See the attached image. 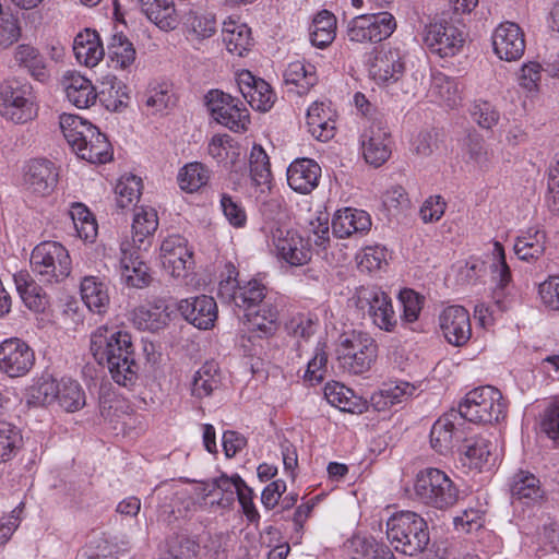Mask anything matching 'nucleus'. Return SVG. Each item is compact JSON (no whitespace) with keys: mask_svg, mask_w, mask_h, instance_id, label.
Returning a JSON list of instances; mask_svg holds the SVG:
<instances>
[{"mask_svg":"<svg viewBox=\"0 0 559 559\" xmlns=\"http://www.w3.org/2000/svg\"><path fill=\"white\" fill-rule=\"evenodd\" d=\"M90 350L98 365L108 368L117 384L129 388L136 382L139 365L128 332L99 326L91 334Z\"/></svg>","mask_w":559,"mask_h":559,"instance_id":"nucleus-1","label":"nucleus"},{"mask_svg":"<svg viewBox=\"0 0 559 559\" xmlns=\"http://www.w3.org/2000/svg\"><path fill=\"white\" fill-rule=\"evenodd\" d=\"M62 133L78 156L92 164H105L112 157L111 144L97 127L75 115L60 117Z\"/></svg>","mask_w":559,"mask_h":559,"instance_id":"nucleus-2","label":"nucleus"},{"mask_svg":"<svg viewBox=\"0 0 559 559\" xmlns=\"http://www.w3.org/2000/svg\"><path fill=\"white\" fill-rule=\"evenodd\" d=\"M386 537L396 551L406 556L423 552L430 542L426 520L413 511L393 514L386 521Z\"/></svg>","mask_w":559,"mask_h":559,"instance_id":"nucleus-3","label":"nucleus"},{"mask_svg":"<svg viewBox=\"0 0 559 559\" xmlns=\"http://www.w3.org/2000/svg\"><path fill=\"white\" fill-rule=\"evenodd\" d=\"M416 500L439 511L453 508L460 499V489L450 476L437 467L420 469L414 480Z\"/></svg>","mask_w":559,"mask_h":559,"instance_id":"nucleus-4","label":"nucleus"},{"mask_svg":"<svg viewBox=\"0 0 559 559\" xmlns=\"http://www.w3.org/2000/svg\"><path fill=\"white\" fill-rule=\"evenodd\" d=\"M456 412L463 420L492 424L506 417L507 403L497 388L484 385L469 391Z\"/></svg>","mask_w":559,"mask_h":559,"instance_id":"nucleus-5","label":"nucleus"},{"mask_svg":"<svg viewBox=\"0 0 559 559\" xmlns=\"http://www.w3.org/2000/svg\"><path fill=\"white\" fill-rule=\"evenodd\" d=\"M31 266L40 282L58 284L70 275L72 262L68 250L61 243L43 241L31 253Z\"/></svg>","mask_w":559,"mask_h":559,"instance_id":"nucleus-6","label":"nucleus"},{"mask_svg":"<svg viewBox=\"0 0 559 559\" xmlns=\"http://www.w3.org/2000/svg\"><path fill=\"white\" fill-rule=\"evenodd\" d=\"M378 356V345L368 334L353 331L341 337L336 349L338 366L350 374L369 371Z\"/></svg>","mask_w":559,"mask_h":559,"instance_id":"nucleus-7","label":"nucleus"},{"mask_svg":"<svg viewBox=\"0 0 559 559\" xmlns=\"http://www.w3.org/2000/svg\"><path fill=\"white\" fill-rule=\"evenodd\" d=\"M355 306L367 314L372 323L385 332H393L397 318L390 296L378 286H360L353 297Z\"/></svg>","mask_w":559,"mask_h":559,"instance_id":"nucleus-8","label":"nucleus"},{"mask_svg":"<svg viewBox=\"0 0 559 559\" xmlns=\"http://www.w3.org/2000/svg\"><path fill=\"white\" fill-rule=\"evenodd\" d=\"M33 87L17 79L4 81L0 85V115L15 123H24L33 118Z\"/></svg>","mask_w":559,"mask_h":559,"instance_id":"nucleus-9","label":"nucleus"},{"mask_svg":"<svg viewBox=\"0 0 559 559\" xmlns=\"http://www.w3.org/2000/svg\"><path fill=\"white\" fill-rule=\"evenodd\" d=\"M395 29V17L384 11L355 16L347 24L346 36L352 43H380L389 38Z\"/></svg>","mask_w":559,"mask_h":559,"instance_id":"nucleus-10","label":"nucleus"},{"mask_svg":"<svg viewBox=\"0 0 559 559\" xmlns=\"http://www.w3.org/2000/svg\"><path fill=\"white\" fill-rule=\"evenodd\" d=\"M206 106L218 123L234 132H241L250 124L249 110L243 103L219 90H212L205 95Z\"/></svg>","mask_w":559,"mask_h":559,"instance_id":"nucleus-11","label":"nucleus"},{"mask_svg":"<svg viewBox=\"0 0 559 559\" xmlns=\"http://www.w3.org/2000/svg\"><path fill=\"white\" fill-rule=\"evenodd\" d=\"M464 33L450 19L440 17L426 27L425 43L441 58L453 57L463 48Z\"/></svg>","mask_w":559,"mask_h":559,"instance_id":"nucleus-12","label":"nucleus"},{"mask_svg":"<svg viewBox=\"0 0 559 559\" xmlns=\"http://www.w3.org/2000/svg\"><path fill=\"white\" fill-rule=\"evenodd\" d=\"M34 364L35 353L23 340L11 337L0 343V370L8 377H23Z\"/></svg>","mask_w":559,"mask_h":559,"instance_id":"nucleus-13","label":"nucleus"},{"mask_svg":"<svg viewBox=\"0 0 559 559\" xmlns=\"http://www.w3.org/2000/svg\"><path fill=\"white\" fill-rule=\"evenodd\" d=\"M463 418L455 409L444 413L440 416L430 430V445L441 455H447L455 447L459 448L463 440L464 430L460 428Z\"/></svg>","mask_w":559,"mask_h":559,"instance_id":"nucleus-14","label":"nucleus"},{"mask_svg":"<svg viewBox=\"0 0 559 559\" xmlns=\"http://www.w3.org/2000/svg\"><path fill=\"white\" fill-rule=\"evenodd\" d=\"M160 260L164 270L175 278H183L193 267V252L180 235L165 238L160 245Z\"/></svg>","mask_w":559,"mask_h":559,"instance_id":"nucleus-15","label":"nucleus"},{"mask_svg":"<svg viewBox=\"0 0 559 559\" xmlns=\"http://www.w3.org/2000/svg\"><path fill=\"white\" fill-rule=\"evenodd\" d=\"M273 243L277 257L290 266H302L311 260L309 239L294 229L276 228L273 231Z\"/></svg>","mask_w":559,"mask_h":559,"instance_id":"nucleus-16","label":"nucleus"},{"mask_svg":"<svg viewBox=\"0 0 559 559\" xmlns=\"http://www.w3.org/2000/svg\"><path fill=\"white\" fill-rule=\"evenodd\" d=\"M405 56L399 48H382L369 62V74L379 85L396 83L405 73Z\"/></svg>","mask_w":559,"mask_h":559,"instance_id":"nucleus-17","label":"nucleus"},{"mask_svg":"<svg viewBox=\"0 0 559 559\" xmlns=\"http://www.w3.org/2000/svg\"><path fill=\"white\" fill-rule=\"evenodd\" d=\"M365 160L380 167L391 156V134L380 121H373L360 136Z\"/></svg>","mask_w":559,"mask_h":559,"instance_id":"nucleus-18","label":"nucleus"},{"mask_svg":"<svg viewBox=\"0 0 559 559\" xmlns=\"http://www.w3.org/2000/svg\"><path fill=\"white\" fill-rule=\"evenodd\" d=\"M495 53L506 61H516L525 51V38L522 28L513 22H504L492 34Z\"/></svg>","mask_w":559,"mask_h":559,"instance_id":"nucleus-19","label":"nucleus"},{"mask_svg":"<svg viewBox=\"0 0 559 559\" xmlns=\"http://www.w3.org/2000/svg\"><path fill=\"white\" fill-rule=\"evenodd\" d=\"M444 338L453 346H464L472 336L468 311L462 306H449L439 316Z\"/></svg>","mask_w":559,"mask_h":559,"instance_id":"nucleus-20","label":"nucleus"},{"mask_svg":"<svg viewBox=\"0 0 559 559\" xmlns=\"http://www.w3.org/2000/svg\"><path fill=\"white\" fill-rule=\"evenodd\" d=\"M143 247L121 246L120 271L128 286L144 288L150 285L152 276L143 253Z\"/></svg>","mask_w":559,"mask_h":559,"instance_id":"nucleus-21","label":"nucleus"},{"mask_svg":"<svg viewBox=\"0 0 559 559\" xmlns=\"http://www.w3.org/2000/svg\"><path fill=\"white\" fill-rule=\"evenodd\" d=\"M181 316L199 330L212 329L217 320V305L213 297L201 295L178 304Z\"/></svg>","mask_w":559,"mask_h":559,"instance_id":"nucleus-22","label":"nucleus"},{"mask_svg":"<svg viewBox=\"0 0 559 559\" xmlns=\"http://www.w3.org/2000/svg\"><path fill=\"white\" fill-rule=\"evenodd\" d=\"M510 493L512 502L523 506H540L546 493L539 478L528 471L520 469L510 479Z\"/></svg>","mask_w":559,"mask_h":559,"instance_id":"nucleus-23","label":"nucleus"},{"mask_svg":"<svg viewBox=\"0 0 559 559\" xmlns=\"http://www.w3.org/2000/svg\"><path fill=\"white\" fill-rule=\"evenodd\" d=\"M24 181L34 193L46 195L57 186L58 171L48 159H33L25 168Z\"/></svg>","mask_w":559,"mask_h":559,"instance_id":"nucleus-24","label":"nucleus"},{"mask_svg":"<svg viewBox=\"0 0 559 559\" xmlns=\"http://www.w3.org/2000/svg\"><path fill=\"white\" fill-rule=\"evenodd\" d=\"M321 167L310 158L294 160L287 168V182L296 192L307 194L319 183Z\"/></svg>","mask_w":559,"mask_h":559,"instance_id":"nucleus-25","label":"nucleus"},{"mask_svg":"<svg viewBox=\"0 0 559 559\" xmlns=\"http://www.w3.org/2000/svg\"><path fill=\"white\" fill-rule=\"evenodd\" d=\"M15 63L37 82L47 83L50 78V70L45 56L39 49L29 44H20L14 50Z\"/></svg>","mask_w":559,"mask_h":559,"instance_id":"nucleus-26","label":"nucleus"},{"mask_svg":"<svg viewBox=\"0 0 559 559\" xmlns=\"http://www.w3.org/2000/svg\"><path fill=\"white\" fill-rule=\"evenodd\" d=\"M371 227V219L362 210H338L332 219V231L337 238H346L353 234H362Z\"/></svg>","mask_w":559,"mask_h":559,"instance_id":"nucleus-27","label":"nucleus"},{"mask_svg":"<svg viewBox=\"0 0 559 559\" xmlns=\"http://www.w3.org/2000/svg\"><path fill=\"white\" fill-rule=\"evenodd\" d=\"M61 83L67 98L78 108H88L95 103L97 98L95 87L88 79L80 73H67Z\"/></svg>","mask_w":559,"mask_h":559,"instance_id":"nucleus-28","label":"nucleus"},{"mask_svg":"<svg viewBox=\"0 0 559 559\" xmlns=\"http://www.w3.org/2000/svg\"><path fill=\"white\" fill-rule=\"evenodd\" d=\"M17 293L25 306L35 311L44 312L49 304L48 296L27 271H20L13 275Z\"/></svg>","mask_w":559,"mask_h":559,"instance_id":"nucleus-29","label":"nucleus"},{"mask_svg":"<svg viewBox=\"0 0 559 559\" xmlns=\"http://www.w3.org/2000/svg\"><path fill=\"white\" fill-rule=\"evenodd\" d=\"M73 51L78 61L86 67H95L105 55L98 33L88 28L75 36Z\"/></svg>","mask_w":559,"mask_h":559,"instance_id":"nucleus-30","label":"nucleus"},{"mask_svg":"<svg viewBox=\"0 0 559 559\" xmlns=\"http://www.w3.org/2000/svg\"><path fill=\"white\" fill-rule=\"evenodd\" d=\"M99 88L97 96L106 109L121 111L128 106L130 99L128 86L116 75H104Z\"/></svg>","mask_w":559,"mask_h":559,"instance_id":"nucleus-31","label":"nucleus"},{"mask_svg":"<svg viewBox=\"0 0 559 559\" xmlns=\"http://www.w3.org/2000/svg\"><path fill=\"white\" fill-rule=\"evenodd\" d=\"M158 216L155 209L150 206H135L132 221V241L134 246L146 250L150 237L157 230Z\"/></svg>","mask_w":559,"mask_h":559,"instance_id":"nucleus-32","label":"nucleus"},{"mask_svg":"<svg viewBox=\"0 0 559 559\" xmlns=\"http://www.w3.org/2000/svg\"><path fill=\"white\" fill-rule=\"evenodd\" d=\"M145 16L163 31L175 29L178 24L173 0H138Z\"/></svg>","mask_w":559,"mask_h":559,"instance_id":"nucleus-33","label":"nucleus"},{"mask_svg":"<svg viewBox=\"0 0 559 559\" xmlns=\"http://www.w3.org/2000/svg\"><path fill=\"white\" fill-rule=\"evenodd\" d=\"M491 442L481 436H463V440L457 448L463 456L461 460L473 468H481L488 462L491 454Z\"/></svg>","mask_w":559,"mask_h":559,"instance_id":"nucleus-34","label":"nucleus"},{"mask_svg":"<svg viewBox=\"0 0 559 559\" xmlns=\"http://www.w3.org/2000/svg\"><path fill=\"white\" fill-rule=\"evenodd\" d=\"M249 167L251 185L259 188L261 194L270 192L272 183L270 159L261 145H253L250 152Z\"/></svg>","mask_w":559,"mask_h":559,"instance_id":"nucleus-35","label":"nucleus"},{"mask_svg":"<svg viewBox=\"0 0 559 559\" xmlns=\"http://www.w3.org/2000/svg\"><path fill=\"white\" fill-rule=\"evenodd\" d=\"M81 296L87 308L103 313L109 306L107 285L95 276H86L81 282Z\"/></svg>","mask_w":559,"mask_h":559,"instance_id":"nucleus-36","label":"nucleus"},{"mask_svg":"<svg viewBox=\"0 0 559 559\" xmlns=\"http://www.w3.org/2000/svg\"><path fill=\"white\" fill-rule=\"evenodd\" d=\"M546 234L543 230L530 228L514 242V253L520 260H537L545 252Z\"/></svg>","mask_w":559,"mask_h":559,"instance_id":"nucleus-37","label":"nucleus"},{"mask_svg":"<svg viewBox=\"0 0 559 559\" xmlns=\"http://www.w3.org/2000/svg\"><path fill=\"white\" fill-rule=\"evenodd\" d=\"M219 384L221 373L218 365L214 361H206L193 376L191 394L198 399L210 396Z\"/></svg>","mask_w":559,"mask_h":559,"instance_id":"nucleus-38","label":"nucleus"},{"mask_svg":"<svg viewBox=\"0 0 559 559\" xmlns=\"http://www.w3.org/2000/svg\"><path fill=\"white\" fill-rule=\"evenodd\" d=\"M336 36V17L328 10L320 11L310 26V41L318 48H325Z\"/></svg>","mask_w":559,"mask_h":559,"instance_id":"nucleus-39","label":"nucleus"},{"mask_svg":"<svg viewBox=\"0 0 559 559\" xmlns=\"http://www.w3.org/2000/svg\"><path fill=\"white\" fill-rule=\"evenodd\" d=\"M136 51L133 44L122 33H116L108 43V57L111 67L127 70L135 61Z\"/></svg>","mask_w":559,"mask_h":559,"instance_id":"nucleus-40","label":"nucleus"},{"mask_svg":"<svg viewBox=\"0 0 559 559\" xmlns=\"http://www.w3.org/2000/svg\"><path fill=\"white\" fill-rule=\"evenodd\" d=\"M284 81L296 85L299 95L306 94L317 84L316 68L300 60L290 62L284 71Z\"/></svg>","mask_w":559,"mask_h":559,"instance_id":"nucleus-41","label":"nucleus"},{"mask_svg":"<svg viewBox=\"0 0 559 559\" xmlns=\"http://www.w3.org/2000/svg\"><path fill=\"white\" fill-rule=\"evenodd\" d=\"M222 35L227 50L236 56L242 57L251 46V32L245 24L225 23Z\"/></svg>","mask_w":559,"mask_h":559,"instance_id":"nucleus-42","label":"nucleus"},{"mask_svg":"<svg viewBox=\"0 0 559 559\" xmlns=\"http://www.w3.org/2000/svg\"><path fill=\"white\" fill-rule=\"evenodd\" d=\"M248 322L252 332L259 333L260 337L273 335L277 329L278 311L271 304H262L254 312H248Z\"/></svg>","mask_w":559,"mask_h":559,"instance_id":"nucleus-43","label":"nucleus"},{"mask_svg":"<svg viewBox=\"0 0 559 559\" xmlns=\"http://www.w3.org/2000/svg\"><path fill=\"white\" fill-rule=\"evenodd\" d=\"M169 320V314L159 307H138L132 313L133 324L142 331L157 332L164 329Z\"/></svg>","mask_w":559,"mask_h":559,"instance_id":"nucleus-44","label":"nucleus"},{"mask_svg":"<svg viewBox=\"0 0 559 559\" xmlns=\"http://www.w3.org/2000/svg\"><path fill=\"white\" fill-rule=\"evenodd\" d=\"M431 96L436 97L439 102L444 103L448 107H455L461 97L457 83L442 72L432 74V82L430 87Z\"/></svg>","mask_w":559,"mask_h":559,"instance_id":"nucleus-45","label":"nucleus"},{"mask_svg":"<svg viewBox=\"0 0 559 559\" xmlns=\"http://www.w3.org/2000/svg\"><path fill=\"white\" fill-rule=\"evenodd\" d=\"M415 390V386L408 382H401L395 385L385 384L379 393L371 396V401L378 409H382L402 403L412 396Z\"/></svg>","mask_w":559,"mask_h":559,"instance_id":"nucleus-46","label":"nucleus"},{"mask_svg":"<svg viewBox=\"0 0 559 559\" xmlns=\"http://www.w3.org/2000/svg\"><path fill=\"white\" fill-rule=\"evenodd\" d=\"M56 401L67 412H76L85 405V394L79 382L62 379L58 383Z\"/></svg>","mask_w":559,"mask_h":559,"instance_id":"nucleus-47","label":"nucleus"},{"mask_svg":"<svg viewBox=\"0 0 559 559\" xmlns=\"http://www.w3.org/2000/svg\"><path fill=\"white\" fill-rule=\"evenodd\" d=\"M210 179V170L201 163L187 164L178 174L179 186L182 190L194 192L205 186Z\"/></svg>","mask_w":559,"mask_h":559,"instance_id":"nucleus-48","label":"nucleus"},{"mask_svg":"<svg viewBox=\"0 0 559 559\" xmlns=\"http://www.w3.org/2000/svg\"><path fill=\"white\" fill-rule=\"evenodd\" d=\"M58 394V382L51 378H40L28 388L26 402L33 406H45L56 401Z\"/></svg>","mask_w":559,"mask_h":559,"instance_id":"nucleus-49","label":"nucleus"},{"mask_svg":"<svg viewBox=\"0 0 559 559\" xmlns=\"http://www.w3.org/2000/svg\"><path fill=\"white\" fill-rule=\"evenodd\" d=\"M200 551L199 542L187 535L169 538L164 559H195Z\"/></svg>","mask_w":559,"mask_h":559,"instance_id":"nucleus-50","label":"nucleus"},{"mask_svg":"<svg viewBox=\"0 0 559 559\" xmlns=\"http://www.w3.org/2000/svg\"><path fill=\"white\" fill-rule=\"evenodd\" d=\"M212 490H219L223 496L212 501V504H217L223 508H229L235 501V493L240 486H245V480L238 475L227 476L222 474L219 477L212 479Z\"/></svg>","mask_w":559,"mask_h":559,"instance_id":"nucleus-51","label":"nucleus"},{"mask_svg":"<svg viewBox=\"0 0 559 559\" xmlns=\"http://www.w3.org/2000/svg\"><path fill=\"white\" fill-rule=\"evenodd\" d=\"M142 180L140 177L130 175L122 177L116 185V201L120 209H127L141 197Z\"/></svg>","mask_w":559,"mask_h":559,"instance_id":"nucleus-52","label":"nucleus"},{"mask_svg":"<svg viewBox=\"0 0 559 559\" xmlns=\"http://www.w3.org/2000/svg\"><path fill=\"white\" fill-rule=\"evenodd\" d=\"M265 289V286L254 278L241 284L235 306L250 312L263 301Z\"/></svg>","mask_w":559,"mask_h":559,"instance_id":"nucleus-53","label":"nucleus"},{"mask_svg":"<svg viewBox=\"0 0 559 559\" xmlns=\"http://www.w3.org/2000/svg\"><path fill=\"white\" fill-rule=\"evenodd\" d=\"M328 372V353L325 352V344L319 343L316 347L314 355L307 365L304 374L305 381L311 385L323 382Z\"/></svg>","mask_w":559,"mask_h":559,"instance_id":"nucleus-54","label":"nucleus"},{"mask_svg":"<svg viewBox=\"0 0 559 559\" xmlns=\"http://www.w3.org/2000/svg\"><path fill=\"white\" fill-rule=\"evenodd\" d=\"M238 271L236 266L228 262L225 264V271L218 283L217 296L226 304H236L241 283L237 280Z\"/></svg>","mask_w":559,"mask_h":559,"instance_id":"nucleus-55","label":"nucleus"},{"mask_svg":"<svg viewBox=\"0 0 559 559\" xmlns=\"http://www.w3.org/2000/svg\"><path fill=\"white\" fill-rule=\"evenodd\" d=\"M355 550L364 559H396L391 548L373 537L357 538Z\"/></svg>","mask_w":559,"mask_h":559,"instance_id":"nucleus-56","label":"nucleus"},{"mask_svg":"<svg viewBox=\"0 0 559 559\" xmlns=\"http://www.w3.org/2000/svg\"><path fill=\"white\" fill-rule=\"evenodd\" d=\"M243 98L254 110L265 112L272 108L276 96L267 82L258 79V83H255L253 90Z\"/></svg>","mask_w":559,"mask_h":559,"instance_id":"nucleus-57","label":"nucleus"},{"mask_svg":"<svg viewBox=\"0 0 559 559\" xmlns=\"http://www.w3.org/2000/svg\"><path fill=\"white\" fill-rule=\"evenodd\" d=\"M186 24L197 38L204 39L213 36L217 29V23L213 14H199L190 11Z\"/></svg>","mask_w":559,"mask_h":559,"instance_id":"nucleus-58","label":"nucleus"},{"mask_svg":"<svg viewBox=\"0 0 559 559\" xmlns=\"http://www.w3.org/2000/svg\"><path fill=\"white\" fill-rule=\"evenodd\" d=\"M146 107L153 112H162L175 104L174 94L167 84H158L150 87L144 95Z\"/></svg>","mask_w":559,"mask_h":559,"instance_id":"nucleus-59","label":"nucleus"},{"mask_svg":"<svg viewBox=\"0 0 559 559\" xmlns=\"http://www.w3.org/2000/svg\"><path fill=\"white\" fill-rule=\"evenodd\" d=\"M21 440L15 427L5 421H0V462H7L15 455Z\"/></svg>","mask_w":559,"mask_h":559,"instance_id":"nucleus-60","label":"nucleus"},{"mask_svg":"<svg viewBox=\"0 0 559 559\" xmlns=\"http://www.w3.org/2000/svg\"><path fill=\"white\" fill-rule=\"evenodd\" d=\"M473 120L483 129H491L500 119L496 107L487 100H476L471 108Z\"/></svg>","mask_w":559,"mask_h":559,"instance_id":"nucleus-61","label":"nucleus"},{"mask_svg":"<svg viewBox=\"0 0 559 559\" xmlns=\"http://www.w3.org/2000/svg\"><path fill=\"white\" fill-rule=\"evenodd\" d=\"M403 307L402 319L408 323L415 322L421 311L424 297L411 288H404L399 294Z\"/></svg>","mask_w":559,"mask_h":559,"instance_id":"nucleus-62","label":"nucleus"},{"mask_svg":"<svg viewBox=\"0 0 559 559\" xmlns=\"http://www.w3.org/2000/svg\"><path fill=\"white\" fill-rule=\"evenodd\" d=\"M466 152L469 159L483 171L490 167V154L479 135H469L466 143Z\"/></svg>","mask_w":559,"mask_h":559,"instance_id":"nucleus-63","label":"nucleus"},{"mask_svg":"<svg viewBox=\"0 0 559 559\" xmlns=\"http://www.w3.org/2000/svg\"><path fill=\"white\" fill-rule=\"evenodd\" d=\"M546 202L549 211L559 215V154L556 155L555 164L549 168Z\"/></svg>","mask_w":559,"mask_h":559,"instance_id":"nucleus-64","label":"nucleus"}]
</instances>
